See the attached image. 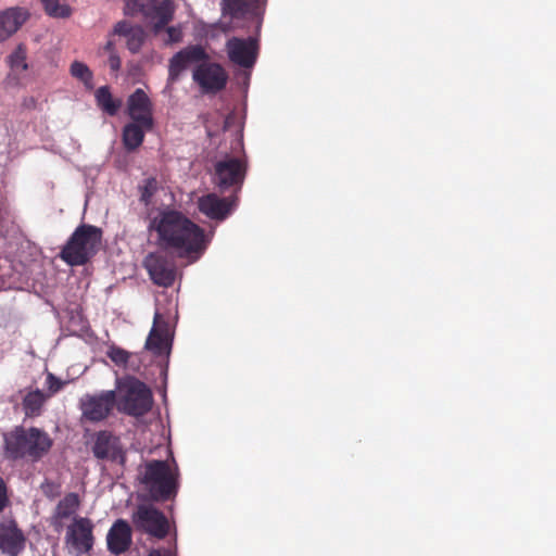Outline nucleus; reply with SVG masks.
<instances>
[{
  "label": "nucleus",
  "mask_w": 556,
  "mask_h": 556,
  "mask_svg": "<svg viewBox=\"0 0 556 556\" xmlns=\"http://www.w3.org/2000/svg\"><path fill=\"white\" fill-rule=\"evenodd\" d=\"M157 233V245L178 257H189L206 248L203 228L179 211L166 208L151 222Z\"/></svg>",
  "instance_id": "obj_1"
},
{
  "label": "nucleus",
  "mask_w": 556,
  "mask_h": 556,
  "mask_svg": "<svg viewBox=\"0 0 556 556\" xmlns=\"http://www.w3.org/2000/svg\"><path fill=\"white\" fill-rule=\"evenodd\" d=\"M53 439L41 428L16 426L3 433V458L10 462L38 463L49 454Z\"/></svg>",
  "instance_id": "obj_2"
},
{
  "label": "nucleus",
  "mask_w": 556,
  "mask_h": 556,
  "mask_svg": "<svg viewBox=\"0 0 556 556\" xmlns=\"http://www.w3.org/2000/svg\"><path fill=\"white\" fill-rule=\"evenodd\" d=\"M149 495L154 501H168L176 496L179 488V468L166 460H151L146 465L142 479Z\"/></svg>",
  "instance_id": "obj_3"
},
{
  "label": "nucleus",
  "mask_w": 556,
  "mask_h": 556,
  "mask_svg": "<svg viewBox=\"0 0 556 556\" xmlns=\"http://www.w3.org/2000/svg\"><path fill=\"white\" fill-rule=\"evenodd\" d=\"M101 238L100 228L83 224L75 229L62 248L60 257L70 266L85 265L97 253Z\"/></svg>",
  "instance_id": "obj_4"
},
{
  "label": "nucleus",
  "mask_w": 556,
  "mask_h": 556,
  "mask_svg": "<svg viewBox=\"0 0 556 556\" xmlns=\"http://www.w3.org/2000/svg\"><path fill=\"white\" fill-rule=\"evenodd\" d=\"M116 407L118 412L128 416L141 417L146 415L153 405L151 390L139 379L128 376L117 380Z\"/></svg>",
  "instance_id": "obj_5"
},
{
  "label": "nucleus",
  "mask_w": 556,
  "mask_h": 556,
  "mask_svg": "<svg viewBox=\"0 0 556 556\" xmlns=\"http://www.w3.org/2000/svg\"><path fill=\"white\" fill-rule=\"evenodd\" d=\"M248 173V160L242 151L241 155H226L216 161L212 172V182L222 191L241 190Z\"/></svg>",
  "instance_id": "obj_6"
},
{
  "label": "nucleus",
  "mask_w": 556,
  "mask_h": 556,
  "mask_svg": "<svg viewBox=\"0 0 556 556\" xmlns=\"http://www.w3.org/2000/svg\"><path fill=\"white\" fill-rule=\"evenodd\" d=\"M116 407V391L106 390L96 394H85L79 400L81 417L90 422L105 420Z\"/></svg>",
  "instance_id": "obj_7"
},
{
  "label": "nucleus",
  "mask_w": 556,
  "mask_h": 556,
  "mask_svg": "<svg viewBox=\"0 0 556 556\" xmlns=\"http://www.w3.org/2000/svg\"><path fill=\"white\" fill-rule=\"evenodd\" d=\"M143 267L154 285L168 288L176 279V265L162 252H151L143 260Z\"/></svg>",
  "instance_id": "obj_8"
},
{
  "label": "nucleus",
  "mask_w": 556,
  "mask_h": 556,
  "mask_svg": "<svg viewBox=\"0 0 556 556\" xmlns=\"http://www.w3.org/2000/svg\"><path fill=\"white\" fill-rule=\"evenodd\" d=\"M91 452L99 460L119 464L125 462V452L121 439L109 430H100L92 435Z\"/></svg>",
  "instance_id": "obj_9"
},
{
  "label": "nucleus",
  "mask_w": 556,
  "mask_h": 556,
  "mask_svg": "<svg viewBox=\"0 0 556 556\" xmlns=\"http://www.w3.org/2000/svg\"><path fill=\"white\" fill-rule=\"evenodd\" d=\"M192 78L204 92L216 93L226 87L228 75L220 64L206 61L194 67Z\"/></svg>",
  "instance_id": "obj_10"
},
{
  "label": "nucleus",
  "mask_w": 556,
  "mask_h": 556,
  "mask_svg": "<svg viewBox=\"0 0 556 556\" xmlns=\"http://www.w3.org/2000/svg\"><path fill=\"white\" fill-rule=\"evenodd\" d=\"M258 42L253 37H232L226 42V51L229 61L242 68L254 66L258 55Z\"/></svg>",
  "instance_id": "obj_11"
},
{
  "label": "nucleus",
  "mask_w": 556,
  "mask_h": 556,
  "mask_svg": "<svg viewBox=\"0 0 556 556\" xmlns=\"http://www.w3.org/2000/svg\"><path fill=\"white\" fill-rule=\"evenodd\" d=\"M208 60L210 55L201 45H190L175 53L169 60L168 77L175 81L189 66H198Z\"/></svg>",
  "instance_id": "obj_12"
},
{
  "label": "nucleus",
  "mask_w": 556,
  "mask_h": 556,
  "mask_svg": "<svg viewBox=\"0 0 556 556\" xmlns=\"http://www.w3.org/2000/svg\"><path fill=\"white\" fill-rule=\"evenodd\" d=\"M127 114L132 122L141 124L147 130L153 129V103L144 90L138 88L128 97Z\"/></svg>",
  "instance_id": "obj_13"
},
{
  "label": "nucleus",
  "mask_w": 556,
  "mask_h": 556,
  "mask_svg": "<svg viewBox=\"0 0 556 556\" xmlns=\"http://www.w3.org/2000/svg\"><path fill=\"white\" fill-rule=\"evenodd\" d=\"M172 330L168 319L155 312L153 325L146 341V349L154 355H163L170 349Z\"/></svg>",
  "instance_id": "obj_14"
},
{
  "label": "nucleus",
  "mask_w": 556,
  "mask_h": 556,
  "mask_svg": "<svg viewBox=\"0 0 556 556\" xmlns=\"http://www.w3.org/2000/svg\"><path fill=\"white\" fill-rule=\"evenodd\" d=\"M94 543L91 523H68L65 545L75 556L90 552Z\"/></svg>",
  "instance_id": "obj_15"
},
{
  "label": "nucleus",
  "mask_w": 556,
  "mask_h": 556,
  "mask_svg": "<svg viewBox=\"0 0 556 556\" xmlns=\"http://www.w3.org/2000/svg\"><path fill=\"white\" fill-rule=\"evenodd\" d=\"M235 206L232 198H220L214 192L198 198L197 207L206 217L213 220H225Z\"/></svg>",
  "instance_id": "obj_16"
},
{
  "label": "nucleus",
  "mask_w": 556,
  "mask_h": 556,
  "mask_svg": "<svg viewBox=\"0 0 556 556\" xmlns=\"http://www.w3.org/2000/svg\"><path fill=\"white\" fill-rule=\"evenodd\" d=\"M140 11L154 22V31L159 33L173 20L175 7L172 0H149Z\"/></svg>",
  "instance_id": "obj_17"
},
{
  "label": "nucleus",
  "mask_w": 556,
  "mask_h": 556,
  "mask_svg": "<svg viewBox=\"0 0 556 556\" xmlns=\"http://www.w3.org/2000/svg\"><path fill=\"white\" fill-rule=\"evenodd\" d=\"M267 0H220L223 16L232 20H242L248 16H255L264 9Z\"/></svg>",
  "instance_id": "obj_18"
},
{
  "label": "nucleus",
  "mask_w": 556,
  "mask_h": 556,
  "mask_svg": "<svg viewBox=\"0 0 556 556\" xmlns=\"http://www.w3.org/2000/svg\"><path fill=\"white\" fill-rule=\"evenodd\" d=\"M26 538L17 523H0V549L9 556H17L25 547Z\"/></svg>",
  "instance_id": "obj_19"
},
{
  "label": "nucleus",
  "mask_w": 556,
  "mask_h": 556,
  "mask_svg": "<svg viewBox=\"0 0 556 556\" xmlns=\"http://www.w3.org/2000/svg\"><path fill=\"white\" fill-rule=\"evenodd\" d=\"M28 17V11L18 7L0 12V42L15 34Z\"/></svg>",
  "instance_id": "obj_20"
},
{
  "label": "nucleus",
  "mask_w": 556,
  "mask_h": 556,
  "mask_svg": "<svg viewBox=\"0 0 556 556\" xmlns=\"http://www.w3.org/2000/svg\"><path fill=\"white\" fill-rule=\"evenodd\" d=\"M108 548L112 554L119 555L131 545V529L129 523H113L108 533Z\"/></svg>",
  "instance_id": "obj_21"
},
{
  "label": "nucleus",
  "mask_w": 556,
  "mask_h": 556,
  "mask_svg": "<svg viewBox=\"0 0 556 556\" xmlns=\"http://www.w3.org/2000/svg\"><path fill=\"white\" fill-rule=\"evenodd\" d=\"M80 507V497L77 493L66 494L56 505L55 518L70 521H90L87 518H78L77 511Z\"/></svg>",
  "instance_id": "obj_22"
},
{
  "label": "nucleus",
  "mask_w": 556,
  "mask_h": 556,
  "mask_svg": "<svg viewBox=\"0 0 556 556\" xmlns=\"http://www.w3.org/2000/svg\"><path fill=\"white\" fill-rule=\"evenodd\" d=\"M106 356L119 367L124 369L138 371L140 368V361L137 355L119 348L111 345L106 351Z\"/></svg>",
  "instance_id": "obj_23"
},
{
  "label": "nucleus",
  "mask_w": 556,
  "mask_h": 556,
  "mask_svg": "<svg viewBox=\"0 0 556 556\" xmlns=\"http://www.w3.org/2000/svg\"><path fill=\"white\" fill-rule=\"evenodd\" d=\"M148 131L141 124L137 122L128 123L123 128V144L127 151L138 149L143 140L144 132Z\"/></svg>",
  "instance_id": "obj_24"
},
{
  "label": "nucleus",
  "mask_w": 556,
  "mask_h": 556,
  "mask_svg": "<svg viewBox=\"0 0 556 556\" xmlns=\"http://www.w3.org/2000/svg\"><path fill=\"white\" fill-rule=\"evenodd\" d=\"M94 98L99 109L110 116L116 115L122 105L119 99L112 97L109 86L99 87L94 93Z\"/></svg>",
  "instance_id": "obj_25"
},
{
  "label": "nucleus",
  "mask_w": 556,
  "mask_h": 556,
  "mask_svg": "<svg viewBox=\"0 0 556 556\" xmlns=\"http://www.w3.org/2000/svg\"><path fill=\"white\" fill-rule=\"evenodd\" d=\"M134 521L141 522H163L169 521L168 517L164 513L160 511L152 505L141 504L135 515Z\"/></svg>",
  "instance_id": "obj_26"
},
{
  "label": "nucleus",
  "mask_w": 556,
  "mask_h": 556,
  "mask_svg": "<svg viewBox=\"0 0 556 556\" xmlns=\"http://www.w3.org/2000/svg\"><path fill=\"white\" fill-rule=\"evenodd\" d=\"M26 60L27 49L23 43H20L8 58L11 70L16 74H22L28 70Z\"/></svg>",
  "instance_id": "obj_27"
},
{
  "label": "nucleus",
  "mask_w": 556,
  "mask_h": 556,
  "mask_svg": "<svg viewBox=\"0 0 556 556\" xmlns=\"http://www.w3.org/2000/svg\"><path fill=\"white\" fill-rule=\"evenodd\" d=\"M71 75L80 80L87 89H92L93 74L90 68L83 62L74 61L70 68Z\"/></svg>",
  "instance_id": "obj_28"
},
{
  "label": "nucleus",
  "mask_w": 556,
  "mask_h": 556,
  "mask_svg": "<svg viewBox=\"0 0 556 556\" xmlns=\"http://www.w3.org/2000/svg\"><path fill=\"white\" fill-rule=\"evenodd\" d=\"M43 4L45 11L49 16L64 18L68 17L72 10L68 4L61 2V0H40Z\"/></svg>",
  "instance_id": "obj_29"
},
{
  "label": "nucleus",
  "mask_w": 556,
  "mask_h": 556,
  "mask_svg": "<svg viewBox=\"0 0 556 556\" xmlns=\"http://www.w3.org/2000/svg\"><path fill=\"white\" fill-rule=\"evenodd\" d=\"M43 401L45 399L40 391L37 390L35 392L28 393L23 401L25 413L27 415H34L38 413L43 404Z\"/></svg>",
  "instance_id": "obj_30"
},
{
  "label": "nucleus",
  "mask_w": 556,
  "mask_h": 556,
  "mask_svg": "<svg viewBox=\"0 0 556 556\" xmlns=\"http://www.w3.org/2000/svg\"><path fill=\"white\" fill-rule=\"evenodd\" d=\"M159 184L156 178L150 177L144 179L143 185L139 187L140 201L146 205L150 204L153 195L156 193Z\"/></svg>",
  "instance_id": "obj_31"
},
{
  "label": "nucleus",
  "mask_w": 556,
  "mask_h": 556,
  "mask_svg": "<svg viewBox=\"0 0 556 556\" xmlns=\"http://www.w3.org/2000/svg\"><path fill=\"white\" fill-rule=\"evenodd\" d=\"M142 530L157 539H164L175 523H139Z\"/></svg>",
  "instance_id": "obj_32"
},
{
  "label": "nucleus",
  "mask_w": 556,
  "mask_h": 556,
  "mask_svg": "<svg viewBox=\"0 0 556 556\" xmlns=\"http://www.w3.org/2000/svg\"><path fill=\"white\" fill-rule=\"evenodd\" d=\"M144 37L146 35L142 27L137 25L135 29L126 37V45L129 51L132 53L138 52L144 41Z\"/></svg>",
  "instance_id": "obj_33"
},
{
  "label": "nucleus",
  "mask_w": 556,
  "mask_h": 556,
  "mask_svg": "<svg viewBox=\"0 0 556 556\" xmlns=\"http://www.w3.org/2000/svg\"><path fill=\"white\" fill-rule=\"evenodd\" d=\"M41 491L47 497L54 498L60 494V484L46 480L41 484Z\"/></svg>",
  "instance_id": "obj_34"
},
{
  "label": "nucleus",
  "mask_w": 556,
  "mask_h": 556,
  "mask_svg": "<svg viewBox=\"0 0 556 556\" xmlns=\"http://www.w3.org/2000/svg\"><path fill=\"white\" fill-rule=\"evenodd\" d=\"M46 384L48 387L49 392L51 394H54L63 388L64 382L56 378L53 374L49 372L46 378Z\"/></svg>",
  "instance_id": "obj_35"
},
{
  "label": "nucleus",
  "mask_w": 556,
  "mask_h": 556,
  "mask_svg": "<svg viewBox=\"0 0 556 556\" xmlns=\"http://www.w3.org/2000/svg\"><path fill=\"white\" fill-rule=\"evenodd\" d=\"M166 33L168 35L167 43H178L182 41L184 33L180 26H168Z\"/></svg>",
  "instance_id": "obj_36"
},
{
  "label": "nucleus",
  "mask_w": 556,
  "mask_h": 556,
  "mask_svg": "<svg viewBox=\"0 0 556 556\" xmlns=\"http://www.w3.org/2000/svg\"><path fill=\"white\" fill-rule=\"evenodd\" d=\"M136 26L131 25L128 21H119L114 26V34L123 37H127Z\"/></svg>",
  "instance_id": "obj_37"
},
{
  "label": "nucleus",
  "mask_w": 556,
  "mask_h": 556,
  "mask_svg": "<svg viewBox=\"0 0 556 556\" xmlns=\"http://www.w3.org/2000/svg\"><path fill=\"white\" fill-rule=\"evenodd\" d=\"M141 5L139 4L138 0H135V2H130L129 0H126L124 13L126 15H132L136 11H140Z\"/></svg>",
  "instance_id": "obj_38"
},
{
  "label": "nucleus",
  "mask_w": 556,
  "mask_h": 556,
  "mask_svg": "<svg viewBox=\"0 0 556 556\" xmlns=\"http://www.w3.org/2000/svg\"><path fill=\"white\" fill-rule=\"evenodd\" d=\"M121 59L118 55L112 53L109 58V65H110V68L113 71V72H116L121 68Z\"/></svg>",
  "instance_id": "obj_39"
},
{
  "label": "nucleus",
  "mask_w": 556,
  "mask_h": 556,
  "mask_svg": "<svg viewBox=\"0 0 556 556\" xmlns=\"http://www.w3.org/2000/svg\"><path fill=\"white\" fill-rule=\"evenodd\" d=\"M5 503H7L5 485H4L2 478H0V511L4 508Z\"/></svg>",
  "instance_id": "obj_40"
},
{
  "label": "nucleus",
  "mask_w": 556,
  "mask_h": 556,
  "mask_svg": "<svg viewBox=\"0 0 556 556\" xmlns=\"http://www.w3.org/2000/svg\"><path fill=\"white\" fill-rule=\"evenodd\" d=\"M37 100L34 97H28L23 100L22 105L27 110H35L37 109Z\"/></svg>",
  "instance_id": "obj_41"
},
{
  "label": "nucleus",
  "mask_w": 556,
  "mask_h": 556,
  "mask_svg": "<svg viewBox=\"0 0 556 556\" xmlns=\"http://www.w3.org/2000/svg\"><path fill=\"white\" fill-rule=\"evenodd\" d=\"M111 47H112V43H111V42H108V45H106V49H111Z\"/></svg>",
  "instance_id": "obj_42"
},
{
  "label": "nucleus",
  "mask_w": 556,
  "mask_h": 556,
  "mask_svg": "<svg viewBox=\"0 0 556 556\" xmlns=\"http://www.w3.org/2000/svg\"><path fill=\"white\" fill-rule=\"evenodd\" d=\"M238 144L240 146L241 149H243V143L242 141H239Z\"/></svg>",
  "instance_id": "obj_43"
},
{
  "label": "nucleus",
  "mask_w": 556,
  "mask_h": 556,
  "mask_svg": "<svg viewBox=\"0 0 556 556\" xmlns=\"http://www.w3.org/2000/svg\"><path fill=\"white\" fill-rule=\"evenodd\" d=\"M130 2H135V0H129Z\"/></svg>",
  "instance_id": "obj_44"
}]
</instances>
